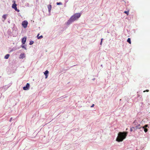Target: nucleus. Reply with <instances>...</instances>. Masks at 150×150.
Masks as SVG:
<instances>
[{
  "label": "nucleus",
  "mask_w": 150,
  "mask_h": 150,
  "mask_svg": "<svg viewBox=\"0 0 150 150\" xmlns=\"http://www.w3.org/2000/svg\"><path fill=\"white\" fill-rule=\"evenodd\" d=\"M127 134V132H119L118 134L117 137L116 139V141L119 142H122L126 138Z\"/></svg>",
  "instance_id": "nucleus-1"
},
{
  "label": "nucleus",
  "mask_w": 150,
  "mask_h": 150,
  "mask_svg": "<svg viewBox=\"0 0 150 150\" xmlns=\"http://www.w3.org/2000/svg\"><path fill=\"white\" fill-rule=\"evenodd\" d=\"M81 16L80 13H76L72 16L67 22V24L69 25L72 22L78 19Z\"/></svg>",
  "instance_id": "nucleus-2"
},
{
  "label": "nucleus",
  "mask_w": 150,
  "mask_h": 150,
  "mask_svg": "<svg viewBox=\"0 0 150 150\" xmlns=\"http://www.w3.org/2000/svg\"><path fill=\"white\" fill-rule=\"evenodd\" d=\"M14 3L12 5V7L13 8H14L15 11H17L18 12L19 11V10H18L16 7V1H13Z\"/></svg>",
  "instance_id": "nucleus-3"
},
{
  "label": "nucleus",
  "mask_w": 150,
  "mask_h": 150,
  "mask_svg": "<svg viewBox=\"0 0 150 150\" xmlns=\"http://www.w3.org/2000/svg\"><path fill=\"white\" fill-rule=\"evenodd\" d=\"M28 24V22L26 21H24L22 22V25L25 28L27 27Z\"/></svg>",
  "instance_id": "nucleus-4"
},
{
  "label": "nucleus",
  "mask_w": 150,
  "mask_h": 150,
  "mask_svg": "<svg viewBox=\"0 0 150 150\" xmlns=\"http://www.w3.org/2000/svg\"><path fill=\"white\" fill-rule=\"evenodd\" d=\"M30 87V84L29 83H27L26 86L23 87V89L24 90H27L29 89Z\"/></svg>",
  "instance_id": "nucleus-5"
},
{
  "label": "nucleus",
  "mask_w": 150,
  "mask_h": 150,
  "mask_svg": "<svg viewBox=\"0 0 150 150\" xmlns=\"http://www.w3.org/2000/svg\"><path fill=\"white\" fill-rule=\"evenodd\" d=\"M26 37H24L22 39V42L23 44H24L26 41Z\"/></svg>",
  "instance_id": "nucleus-6"
},
{
  "label": "nucleus",
  "mask_w": 150,
  "mask_h": 150,
  "mask_svg": "<svg viewBox=\"0 0 150 150\" xmlns=\"http://www.w3.org/2000/svg\"><path fill=\"white\" fill-rule=\"evenodd\" d=\"M25 57V54H21L20 55V58H23Z\"/></svg>",
  "instance_id": "nucleus-7"
},
{
  "label": "nucleus",
  "mask_w": 150,
  "mask_h": 150,
  "mask_svg": "<svg viewBox=\"0 0 150 150\" xmlns=\"http://www.w3.org/2000/svg\"><path fill=\"white\" fill-rule=\"evenodd\" d=\"M137 129H139L141 128L142 127L141 126V125L140 124L138 125L137 126H136Z\"/></svg>",
  "instance_id": "nucleus-8"
},
{
  "label": "nucleus",
  "mask_w": 150,
  "mask_h": 150,
  "mask_svg": "<svg viewBox=\"0 0 150 150\" xmlns=\"http://www.w3.org/2000/svg\"><path fill=\"white\" fill-rule=\"evenodd\" d=\"M47 7H48V9L49 11V12H50L51 10V7H52L51 5H49Z\"/></svg>",
  "instance_id": "nucleus-9"
},
{
  "label": "nucleus",
  "mask_w": 150,
  "mask_h": 150,
  "mask_svg": "<svg viewBox=\"0 0 150 150\" xmlns=\"http://www.w3.org/2000/svg\"><path fill=\"white\" fill-rule=\"evenodd\" d=\"M7 15H4L3 16H2V17L3 18H4V20L3 21H4L6 19V17L7 16Z\"/></svg>",
  "instance_id": "nucleus-10"
},
{
  "label": "nucleus",
  "mask_w": 150,
  "mask_h": 150,
  "mask_svg": "<svg viewBox=\"0 0 150 150\" xmlns=\"http://www.w3.org/2000/svg\"><path fill=\"white\" fill-rule=\"evenodd\" d=\"M39 34H38L37 35V37L38 39H40L43 38V36L42 35H41L39 36Z\"/></svg>",
  "instance_id": "nucleus-11"
},
{
  "label": "nucleus",
  "mask_w": 150,
  "mask_h": 150,
  "mask_svg": "<svg viewBox=\"0 0 150 150\" xmlns=\"http://www.w3.org/2000/svg\"><path fill=\"white\" fill-rule=\"evenodd\" d=\"M9 56H10L9 54H7L5 56L4 58L5 59H8V58Z\"/></svg>",
  "instance_id": "nucleus-12"
},
{
  "label": "nucleus",
  "mask_w": 150,
  "mask_h": 150,
  "mask_svg": "<svg viewBox=\"0 0 150 150\" xmlns=\"http://www.w3.org/2000/svg\"><path fill=\"white\" fill-rule=\"evenodd\" d=\"M127 42H129V44H131V40L130 38H128V39L127 40Z\"/></svg>",
  "instance_id": "nucleus-13"
},
{
  "label": "nucleus",
  "mask_w": 150,
  "mask_h": 150,
  "mask_svg": "<svg viewBox=\"0 0 150 150\" xmlns=\"http://www.w3.org/2000/svg\"><path fill=\"white\" fill-rule=\"evenodd\" d=\"M49 73V71H48L47 70H46V71H45L44 73V74L45 75H47V74H48Z\"/></svg>",
  "instance_id": "nucleus-14"
},
{
  "label": "nucleus",
  "mask_w": 150,
  "mask_h": 150,
  "mask_svg": "<svg viewBox=\"0 0 150 150\" xmlns=\"http://www.w3.org/2000/svg\"><path fill=\"white\" fill-rule=\"evenodd\" d=\"M33 43H34V42L33 41H31L30 42L29 44L30 45H32L33 44Z\"/></svg>",
  "instance_id": "nucleus-15"
},
{
  "label": "nucleus",
  "mask_w": 150,
  "mask_h": 150,
  "mask_svg": "<svg viewBox=\"0 0 150 150\" xmlns=\"http://www.w3.org/2000/svg\"><path fill=\"white\" fill-rule=\"evenodd\" d=\"M56 4L57 5H60L62 4V3L61 2H57Z\"/></svg>",
  "instance_id": "nucleus-16"
},
{
  "label": "nucleus",
  "mask_w": 150,
  "mask_h": 150,
  "mask_svg": "<svg viewBox=\"0 0 150 150\" xmlns=\"http://www.w3.org/2000/svg\"><path fill=\"white\" fill-rule=\"evenodd\" d=\"M148 127V125H145L144 126H143L142 127V128H146V127Z\"/></svg>",
  "instance_id": "nucleus-17"
},
{
  "label": "nucleus",
  "mask_w": 150,
  "mask_h": 150,
  "mask_svg": "<svg viewBox=\"0 0 150 150\" xmlns=\"http://www.w3.org/2000/svg\"><path fill=\"white\" fill-rule=\"evenodd\" d=\"M144 131L145 132H147V131H148L147 129L146 128H144Z\"/></svg>",
  "instance_id": "nucleus-18"
},
{
  "label": "nucleus",
  "mask_w": 150,
  "mask_h": 150,
  "mask_svg": "<svg viewBox=\"0 0 150 150\" xmlns=\"http://www.w3.org/2000/svg\"><path fill=\"white\" fill-rule=\"evenodd\" d=\"M124 13H126L127 14V15H128L129 11H125L124 12Z\"/></svg>",
  "instance_id": "nucleus-19"
},
{
  "label": "nucleus",
  "mask_w": 150,
  "mask_h": 150,
  "mask_svg": "<svg viewBox=\"0 0 150 150\" xmlns=\"http://www.w3.org/2000/svg\"><path fill=\"white\" fill-rule=\"evenodd\" d=\"M132 128L134 130H136L137 129L136 127H132Z\"/></svg>",
  "instance_id": "nucleus-20"
},
{
  "label": "nucleus",
  "mask_w": 150,
  "mask_h": 150,
  "mask_svg": "<svg viewBox=\"0 0 150 150\" xmlns=\"http://www.w3.org/2000/svg\"><path fill=\"white\" fill-rule=\"evenodd\" d=\"M146 91V92H149V90H146V91H143V92H145Z\"/></svg>",
  "instance_id": "nucleus-21"
},
{
  "label": "nucleus",
  "mask_w": 150,
  "mask_h": 150,
  "mask_svg": "<svg viewBox=\"0 0 150 150\" xmlns=\"http://www.w3.org/2000/svg\"><path fill=\"white\" fill-rule=\"evenodd\" d=\"M134 130L132 128V127L131 128H130V131H133Z\"/></svg>",
  "instance_id": "nucleus-22"
},
{
  "label": "nucleus",
  "mask_w": 150,
  "mask_h": 150,
  "mask_svg": "<svg viewBox=\"0 0 150 150\" xmlns=\"http://www.w3.org/2000/svg\"><path fill=\"white\" fill-rule=\"evenodd\" d=\"M45 79L47 78L48 76V75H45Z\"/></svg>",
  "instance_id": "nucleus-23"
},
{
  "label": "nucleus",
  "mask_w": 150,
  "mask_h": 150,
  "mask_svg": "<svg viewBox=\"0 0 150 150\" xmlns=\"http://www.w3.org/2000/svg\"><path fill=\"white\" fill-rule=\"evenodd\" d=\"M94 104H93L91 106V107H94Z\"/></svg>",
  "instance_id": "nucleus-24"
},
{
  "label": "nucleus",
  "mask_w": 150,
  "mask_h": 150,
  "mask_svg": "<svg viewBox=\"0 0 150 150\" xmlns=\"http://www.w3.org/2000/svg\"><path fill=\"white\" fill-rule=\"evenodd\" d=\"M12 117H11L10 119V121H11V120H12Z\"/></svg>",
  "instance_id": "nucleus-25"
},
{
  "label": "nucleus",
  "mask_w": 150,
  "mask_h": 150,
  "mask_svg": "<svg viewBox=\"0 0 150 150\" xmlns=\"http://www.w3.org/2000/svg\"><path fill=\"white\" fill-rule=\"evenodd\" d=\"M102 40H103V39H101V42H100V44H102Z\"/></svg>",
  "instance_id": "nucleus-26"
},
{
  "label": "nucleus",
  "mask_w": 150,
  "mask_h": 150,
  "mask_svg": "<svg viewBox=\"0 0 150 150\" xmlns=\"http://www.w3.org/2000/svg\"><path fill=\"white\" fill-rule=\"evenodd\" d=\"M23 48H25L24 46V45L22 46Z\"/></svg>",
  "instance_id": "nucleus-27"
}]
</instances>
